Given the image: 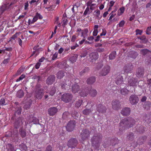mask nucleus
<instances>
[{"mask_svg":"<svg viewBox=\"0 0 151 151\" xmlns=\"http://www.w3.org/2000/svg\"><path fill=\"white\" fill-rule=\"evenodd\" d=\"M43 17L40 14L37 12L36 13L35 15L32 20L30 19H29L28 23L29 25L33 24L36 22L38 19H41L43 18Z\"/></svg>","mask_w":151,"mask_h":151,"instance_id":"8","label":"nucleus"},{"mask_svg":"<svg viewBox=\"0 0 151 151\" xmlns=\"http://www.w3.org/2000/svg\"><path fill=\"white\" fill-rule=\"evenodd\" d=\"M115 12V11H112L110 14V16L109 19H108L109 20H111L113 17H114L116 15V14H114Z\"/></svg>","mask_w":151,"mask_h":151,"instance_id":"51","label":"nucleus"},{"mask_svg":"<svg viewBox=\"0 0 151 151\" xmlns=\"http://www.w3.org/2000/svg\"><path fill=\"white\" fill-rule=\"evenodd\" d=\"M18 32H16L14 35H13L12 37H11L9 41V42H11L12 43L14 42L15 43L16 41L15 39L17 38L18 35Z\"/></svg>","mask_w":151,"mask_h":151,"instance_id":"29","label":"nucleus"},{"mask_svg":"<svg viewBox=\"0 0 151 151\" xmlns=\"http://www.w3.org/2000/svg\"><path fill=\"white\" fill-rule=\"evenodd\" d=\"M22 109L21 107H18L17 111H16L15 113L18 114H21Z\"/></svg>","mask_w":151,"mask_h":151,"instance_id":"56","label":"nucleus"},{"mask_svg":"<svg viewBox=\"0 0 151 151\" xmlns=\"http://www.w3.org/2000/svg\"><path fill=\"white\" fill-rule=\"evenodd\" d=\"M96 50L99 52H103L104 51V49L103 48L99 47L96 49Z\"/></svg>","mask_w":151,"mask_h":151,"instance_id":"63","label":"nucleus"},{"mask_svg":"<svg viewBox=\"0 0 151 151\" xmlns=\"http://www.w3.org/2000/svg\"><path fill=\"white\" fill-rule=\"evenodd\" d=\"M141 54L143 55L148 54L149 52H151L150 51L147 49H143L140 50Z\"/></svg>","mask_w":151,"mask_h":151,"instance_id":"38","label":"nucleus"},{"mask_svg":"<svg viewBox=\"0 0 151 151\" xmlns=\"http://www.w3.org/2000/svg\"><path fill=\"white\" fill-rule=\"evenodd\" d=\"M80 90V88L79 85L77 84H73L72 87V91L73 93H76L78 92Z\"/></svg>","mask_w":151,"mask_h":151,"instance_id":"22","label":"nucleus"},{"mask_svg":"<svg viewBox=\"0 0 151 151\" xmlns=\"http://www.w3.org/2000/svg\"><path fill=\"white\" fill-rule=\"evenodd\" d=\"M78 56V55H75L71 57L70 58L69 60L72 63H74L76 62Z\"/></svg>","mask_w":151,"mask_h":151,"instance_id":"37","label":"nucleus"},{"mask_svg":"<svg viewBox=\"0 0 151 151\" xmlns=\"http://www.w3.org/2000/svg\"><path fill=\"white\" fill-rule=\"evenodd\" d=\"M72 116L74 119H76L78 117L79 114L77 111H74L72 114Z\"/></svg>","mask_w":151,"mask_h":151,"instance_id":"44","label":"nucleus"},{"mask_svg":"<svg viewBox=\"0 0 151 151\" xmlns=\"http://www.w3.org/2000/svg\"><path fill=\"white\" fill-rule=\"evenodd\" d=\"M129 91L126 88H123L120 90V92L122 95H125L127 94L129 92Z\"/></svg>","mask_w":151,"mask_h":151,"instance_id":"36","label":"nucleus"},{"mask_svg":"<svg viewBox=\"0 0 151 151\" xmlns=\"http://www.w3.org/2000/svg\"><path fill=\"white\" fill-rule=\"evenodd\" d=\"M5 100L4 98H1L0 100V105H5L6 104H5Z\"/></svg>","mask_w":151,"mask_h":151,"instance_id":"55","label":"nucleus"},{"mask_svg":"<svg viewBox=\"0 0 151 151\" xmlns=\"http://www.w3.org/2000/svg\"><path fill=\"white\" fill-rule=\"evenodd\" d=\"M117 76L115 79V81L117 85H120L123 82V78L122 74L119 73L117 74Z\"/></svg>","mask_w":151,"mask_h":151,"instance_id":"15","label":"nucleus"},{"mask_svg":"<svg viewBox=\"0 0 151 151\" xmlns=\"http://www.w3.org/2000/svg\"><path fill=\"white\" fill-rule=\"evenodd\" d=\"M11 5V4H10L9 5V4L6 5L4 4V5H2L0 8V11L1 12V13H2L4 11L8 9L9 6Z\"/></svg>","mask_w":151,"mask_h":151,"instance_id":"31","label":"nucleus"},{"mask_svg":"<svg viewBox=\"0 0 151 151\" xmlns=\"http://www.w3.org/2000/svg\"><path fill=\"white\" fill-rule=\"evenodd\" d=\"M89 12V7H87L86 8L83 13V15L84 16H85L87 14V13Z\"/></svg>","mask_w":151,"mask_h":151,"instance_id":"58","label":"nucleus"},{"mask_svg":"<svg viewBox=\"0 0 151 151\" xmlns=\"http://www.w3.org/2000/svg\"><path fill=\"white\" fill-rule=\"evenodd\" d=\"M22 122L21 118H18L14 123V127L15 128L17 129L22 124Z\"/></svg>","mask_w":151,"mask_h":151,"instance_id":"23","label":"nucleus"},{"mask_svg":"<svg viewBox=\"0 0 151 151\" xmlns=\"http://www.w3.org/2000/svg\"><path fill=\"white\" fill-rule=\"evenodd\" d=\"M55 81V77L54 75H52L48 76L46 80V83L48 85L52 84Z\"/></svg>","mask_w":151,"mask_h":151,"instance_id":"18","label":"nucleus"},{"mask_svg":"<svg viewBox=\"0 0 151 151\" xmlns=\"http://www.w3.org/2000/svg\"><path fill=\"white\" fill-rule=\"evenodd\" d=\"M90 131L87 129H84L81 134V137L83 140L88 139L90 136Z\"/></svg>","mask_w":151,"mask_h":151,"instance_id":"7","label":"nucleus"},{"mask_svg":"<svg viewBox=\"0 0 151 151\" xmlns=\"http://www.w3.org/2000/svg\"><path fill=\"white\" fill-rule=\"evenodd\" d=\"M70 115V114L69 112L66 111L63 113L62 115V118L63 119H66L69 117Z\"/></svg>","mask_w":151,"mask_h":151,"instance_id":"42","label":"nucleus"},{"mask_svg":"<svg viewBox=\"0 0 151 151\" xmlns=\"http://www.w3.org/2000/svg\"><path fill=\"white\" fill-rule=\"evenodd\" d=\"M38 47H39L38 46H35L33 48V50H35V51L33 52L32 54V55H33L35 54V56H36L39 54V50L40 48H37Z\"/></svg>","mask_w":151,"mask_h":151,"instance_id":"35","label":"nucleus"},{"mask_svg":"<svg viewBox=\"0 0 151 151\" xmlns=\"http://www.w3.org/2000/svg\"><path fill=\"white\" fill-rule=\"evenodd\" d=\"M24 95V93L22 90L19 91L17 93V96L19 98H21L23 97Z\"/></svg>","mask_w":151,"mask_h":151,"instance_id":"40","label":"nucleus"},{"mask_svg":"<svg viewBox=\"0 0 151 151\" xmlns=\"http://www.w3.org/2000/svg\"><path fill=\"white\" fill-rule=\"evenodd\" d=\"M102 136L101 134L98 133L95 134L91 139V141L93 146L95 147L96 148H99Z\"/></svg>","mask_w":151,"mask_h":151,"instance_id":"2","label":"nucleus"},{"mask_svg":"<svg viewBox=\"0 0 151 151\" xmlns=\"http://www.w3.org/2000/svg\"><path fill=\"white\" fill-rule=\"evenodd\" d=\"M89 70V69L88 67H85L82 71L80 72V74L81 75H83V73L88 72Z\"/></svg>","mask_w":151,"mask_h":151,"instance_id":"47","label":"nucleus"},{"mask_svg":"<svg viewBox=\"0 0 151 151\" xmlns=\"http://www.w3.org/2000/svg\"><path fill=\"white\" fill-rule=\"evenodd\" d=\"M151 103L150 101H147L145 102L143 106L145 109L146 110H148L150 109V106Z\"/></svg>","mask_w":151,"mask_h":151,"instance_id":"26","label":"nucleus"},{"mask_svg":"<svg viewBox=\"0 0 151 151\" xmlns=\"http://www.w3.org/2000/svg\"><path fill=\"white\" fill-rule=\"evenodd\" d=\"M24 9L25 10H28V7L29 6L28 1H27L24 4Z\"/></svg>","mask_w":151,"mask_h":151,"instance_id":"59","label":"nucleus"},{"mask_svg":"<svg viewBox=\"0 0 151 151\" xmlns=\"http://www.w3.org/2000/svg\"><path fill=\"white\" fill-rule=\"evenodd\" d=\"M76 123L75 121L71 120L69 121L66 127L67 130L68 132L73 131L75 127Z\"/></svg>","mask_w":151,"mask_h":151,"instance_id":"10","label":"nucleus"},{"mask_svg":"<svg viewBox=\"0 0 151 151\" xmlns=\"http://www.w3.org/2000/svg\"><path fill=\"white\" fill-rule=\"evenodd\" d=\"M39 0H31L29 2L30 5L32 4H33L35 3V4L37 5V3Z\"/></svg>","mask_w":151,"mask_h":151,"instance_id":"53","label":"nucleus"},{"mask_svg":"<svg viewBox=\"0 0 151 151\" xmlns=\"http://www.w3.org/2000/svg\"><path fill=\"white\" fill-rule=\"evenodd\" d=\"M136 130L137 132L140 133H142L143 132L145 131L144 127L142 126H139V125H137L136 128Z\"/></svg>","mask_w":151,"mask_h":151,"instance_id":"34","label":"nucleus"},{"mask_svg":"<svg viewBox=\"0 0 151 151\" xmlns=\"http://www.w3.org/2000/svg\"><path fill=\"white\" fill-rule=\"evenodd\" d=\"M83 102L82 100H79L77 101L76 102L75 106L77 108L79 107L81 105Z\"/></svg>","mask_w":151,"mask_h":151,"instance_id":"45","label":"nucleus"},{"mask_svg":"<svg viewBox=\"0 0 151 151\" xmlns=\"http://www.w3.org/2000/svg\"><path fill=\"white\" fill-rule=\"evenodd\" d=\"M112 107L113 109L116 110H119L121 107L120 102L118 100H115L112 101Z\"/></svg>","mask_w":151,"mask_h":151,"instance_id":"11","label":"nucleus"},{"mask_svg":"<svg viewBox=\"0 0 151 151\" xmlns=\"http://www.w3.org/2000/svg\"><path fill=\"white\" fill-rule=\"evenodd\" d=\"M147 137L146 136H144L139 137L137 141V144L142 145L146 139Z\"/></svg>","mask_w":151,"mask_h":151,"instance_id":"25","label":"nucleus"},{"mask_svg":"<svg viewBox=\"0 0 151 151\" xmlns=\"http://www.w3.org/2000/svg\"><path fill=\"white\" fill-rule=\"evenodd\" d=\"M52 149L51 146L49 145L46 147L45 151H52Z\"/></svg>","mask_w":151,"mask_h":151,"instance_id":"64","label":"nucleus"},{"mask_svg":"<svg viewBox=\"0 0 151 151\" xmlns=\"http://www.w3.org/2000/svg\"><path fill=\"white\" fill-rule=\"evenodd\" d=\"M32 100H30V101L28 103V105H27V104H25L24 106V108H25L27 109L29 108L30 107V106L32 104Z\"/></svg>","mask_w":151,"mask_h":151,"instance_id":"60","label":"nucleus"},{"mask_svg":"<svg viewBox=\"0 0 151 151\" xmlns=\"http://www.w3.org/2000/svg\"><path fill=\"white\" fill-rule=\"evenodd\" d=\"M89 88L87 87L85 89H83L80 93V95L83 97L86 96L89 93L90 95L92 97H94L97 95V92L96 90L94 89H91L89 91Z\"/></svg>","mask_w":151,"mask_h":151,"instance_id":"3","label":"nucleus"},{"mask_svg":"<svg viewBox=\"0 0 151 151\" xmlns=\"http://www.w3.org/2000/svg\"><path fill=\"white\" fill-rule=\"evenodd\" d=\"M19 133L22 138H24L26 136L27 133L25 130L24 129L22 128H21L19 129Z\"/></svg>","mask_w":151,"mask_h":151,"instance_id":"28","label":"nucleus"},{"mask_svg":"<svg viewBox=\"0 0 151 151\" xmlns=\"http://www.w3.org/2000/svg\"><path fill=\"white\" fill-rule=\"evenodd\" d=\"M69 85L66 83H62L61 88L63 89H66L69 87Z\"/></svg>","mask_w":151,"mask_h":151,"instance_id":"43","label":"nucleus"},{"mask_svg":"<svg viewBox=\"0 0 151 151\" xmlns=\"http://www.w3.org/2000/svg\"><path fill=\"white\" fill-rule=\"evenodd\" d=\"M96 110L99 113H104L106 112V109L105 106L99 104L97 105Z\"/></svg>","mask_w":151,"mask_h":151,"instance_id":"17","label":"nucleus"},{"mask_svg":"<svg viewBox=\"0 0 151 151\" xmlns=\"http://www.w3.org/2000/svg\"><path fill=\"white\" fill-rule=\"evenodd\" d=\"M88 32V30L87 29H85L82 30L81 36L83 37L84 38H85L88 36L87 33Z\"/></svg>","mask_w":151,"mask_h":151,"instance_id":"30","label":"nucleus"},{"mask_svg":"<svg viewBox=\"0 0 151 151\" xmlns=\"http://www.w3.org/2000/svg\"><path fill=\"white\" fill-rule=\"evenodd\" d=\"M129 101L132 105H135L138 103L139 99L137 96L133 94L129 97Z\"/></svg>","mask_w":151,"mask_h":151,"instance_id":"12","label":"nucleus"},{"mask_svg":"<svg viewBox=\"0 0 151 151\" xmlns=\"http://www.w3.org/2000/svg\"><path fill=\"white\" fill-rule=\"evenodd\" d=\"M43 91V89L42 88H40L36 90L35 94V97L38 99H41L44 94Z\"/></svg>","mask_w":151,"mask_h":151,"instance_id":"14","label":"nucleus"},{"mask_svg":"<svg viewBox=\"0 0 151 151\" xmlns=\"http://www.w3.org/2000/svg\"><path fill=\"white\" fill-rule=\"evenodd\" d=\"M131 110L130 108L128 107H125L123 108L121 110V113L123 116H128L130 114Z\"/></svg>","mask_w":151,"mask_h":151,"instance_id":"19","label":"nucleus"},{"mask_svg":"<svg viewBox=\"0 0 151 151\" xmlns=\"http://www.w3.org/2000/svg\"><path fill=\"white\" fill-rule=\"evenodd\" d=\"M146 34L147 35H151V27H147L146 31Z\"/></svg>","mask_w":151,"mask_h":151,"instance_id":"49","label":"nucleus"},{"mask_svg":"<svg viewBox=\"0 0 151 151\" xmlns=\"http://www.w3.org/2000/svg\"><path fill=\"white\" fill-rule=\"evenodd\" d=\"M45 9H47L48 11H52L54 10L55 8V7L53 5L50 6L49 7H44Z\"/></svg>","mask_w":151,"mask_h":151,"instance_id":"46","label":"nucleus"},{"mask_svg":"<svg viewBox=\"0 0 151 151\" xmlns=\"http://www.w3.org/2000/svg\"><path fill=\"white\" fill-rule=\"evenodd\" d=\"M147 118V116L146 115H145L143 116V119L145 120V121L147 122V123H149L150 122H151V118L150 119L149 118L147 119H146Z\"/></svg>","mask_w":151,"mask_h":151,"instance_id":"48","label":"nucleus"},{"mask_svg":"<svg viewBox=\"0 0 151 151\" xmlns=\"http://www.w3.org/2000/svg\"><path fill=\"white\" fill-rule=\"evenodd\" d=\"M25 75L24 74H22L17 79L16 81L17 82H18L21 80H22L25 78Z\"/></svg>","mask_w":151,"mask_h":151,"instance_id":"57","label":"nucleus"},{"mask_svg":"<svg viewBox=\"0 0 151 151\" xmlns=\"http://www.w3.org/2000/svg\"><path fill=\"white\" fill-rule=\"evenodd\" d=\"M124 10H125V8L124 7H122L120 8L119 9V10L118 11V12H119V11H120V13L119 14V13H118V15L119 16H120L121 15L122 13H123L124 12Z\"/></svg>","mask_w":151,"mask_h":151,"instance_id":"52","label":"nucleus"},{"mask_svg":"<svg viewBox=\"0 0 151 151\" xmlns=\"http://www.w3.org/2000/svg\"><path fill=\"white\" fill-rule=\"evenodd\" d=\"M116 55V51H113L109 54V58L110 60H113L115 58Z\"/></svg>","mask_w":151,"mask_h":151,"instance_id":"32","label":"nucleus"},{"mask_svg":"<svg viewBox=\"0 0 151 151\" xmlns=\"http://www.w3.org/2000/svg\"><path fill=\"white\" fill-rule=\"evenodd\" d=\"M135 123L134 119L132 117H128L121 120L119 125V130L122 131L123 130L132 127Z\"/></svg>","mask_w":151,"mask_h":151,"instance_id":"1","label":"nucleus"},{"mask_svg":"<svg viewBox=\"0 0 151 151\" xmlns=\"http://www.w3.org/2000/svg\"><path fill=\"white\" fill-rule=\"evenodd\" d=\"M78 37L76 35H73L72 36L71 41L72 42H74L76 40Z\"/></svg>","mask_w":151,"mask_h":151,"instance_id":"54","label":"nucleus"},{"mask_svg":"<svg viewBox=\"0 0 151 151\" xmlns=\"http://www.w3.org/2000/svg\"><path fill=\"white\" fill-rule=\"evenodd\" d=\"M133 68V66L131 63H127L125 65L124 67V72L127 73H131Z\"/></svg>","mask_w":151,"mask_h":151,"instance_id":"13","label":"nucleus"},{"mask_svg":"<svg viewBox=\"0 0 151 151\" xmlns=\"http://www.w3.org/2000/svg\"><path fill=\"white\" fill-rule=\"evenodd\" d=\"M57 111L58 109L55 107L50 108L48 110V114L50 116L54 115Z\"/></svg>","mask_w":151,"mask_h":151,"instance_id":"20","label":"nucleus"},{"mask_svg":"<svg viewBox=\"0 0 151 151\" xmlns=\"http://www.w3.org/2000/svg\"><path fill=\"white\" fill-rule=\"evenodd\" d=\"M139 82H137V79H136L134 78H130L128 81V84L130 86L133 87L134 88L137 87V85L139 86V87L142 86H143V83L142 84V85H139Z\"/></svg>","mask_w":151,"mask_h":151,"instance_id":"5","label":"nucleus"},{"mask_svg":"<svg viewBox=\"0 0 151 151\" xmlns=\"http://www.w3.org/2000/svg\"><path fill=\"white\" fill-rule=\"evenodd\" d=\"M56 89L55 87H52L51 88L50 91L49 93V94L51 96H53L55 93Z\"/></svg>","mask_w":151,"mask_h":151,"instance_id":"41","label":"nucleus"},{"mask_svg":"<svg viewBox=\"0 0 151 151\" xmlns=\"http://www.w3.org/2000/svg\"><path fill=\"white\" fill-rule=\"evenodd\" d=\"M78 141L75 138H71L68 141L67 145L71 148H75L77 145Z\"/></svg>","mask_w":151,"mask_h":151,"instance_id":"6","label":"nucleus"},{"mask_svg":"<svg viewBox=\"0 0 151 151\" xmlns=\"http://www.w3.org/2000/svg\"><path fill=\"white\" fill-rule=\"evenodd\" d=\"M143 31L142 30L137 29L136 30V35H142Z\"/></svg>","mask_w":151,"mask_h":151,"instance_id":"61","label":"nucleus"},{"mask_svg":"<svg viewBox=\"0 0 151 151\" xmlns=\"http://www.w3.org/2000/svg\"><path fill=\"white\" fill-rule=\"evenodd\" d=\"M144 69L142 68H138L136 72L137 76L138 77H142L144 75Z\"/></svg>","mask_w":151,"mask_h":151,"instance_id":"21","label":"nucleus"},{"mask_svg":"<svg viewBox=\"0 0 151 151\" xmlns=\"http://www.w3.org/2000/svg\"><path fill=\"white\" fill-rule=\"evenodd\" d=\"M110 67L108 65H105L101 71L100 73V76H104L107 75L110 70Z\"/></svg>","mask_w":151,"mask_h":151,"instance_id":"9","label":"nucleus"},{"mask_svg":"<svg viewBox=\"0 0 151 151\" xmlns=\"http://www.w3.org/2000/svg\"><path fill=\"white\" fill-rule=\"evenodd\" d=\"M7 145L9 149H10L11 151H12L14 150V147L11 144H7Z\"/></svg>","mask_w":151,"mask_h":151,"instance_id":"62","label":"nucleus"},{"mask_svg":"<svg viewBox=\"0 0 151 151\" xmlns=\"http://www.w3.org/2000/svg\"><path fill=\"white\" fill-rule=\"evenodd\" d=\"M72 95L69 93H64L61 97V99L65 103H68L73 98Z\"/></svg>","mask_w":151,"mask_h":151,"instance_id":"4","label":"nucleus"},{"mask_svg":"<svg viewBox=\"0 0 151 151\" xmlns=\"http://www.w3.org/2000/svg\"><path fill=\"white\" fill-rule=\"evenodd\" d=\"M95 77L92 76L87 79L86 82L87 84L91 85L93 84L95 82Z\"/></svg>","mask_w":151,"mask_h":151,"instance_id":"24","label":"nucleus"},{"mask_svg":"<svg viewBox=\"0 0 151 151\" xmlns=\"http://www.w3.org/2000/svg\"><path fill=\"white\" fill-rule=\"evenodd\" d=\"M125 21L124 20L121 21L119 24H118L117 26H118L119 27H123L124 25L125 24Z\"/></svg>","mask_w":151,"mask_h":151,"instance_id":"50","label":"nucleus"},{"mask_svg":"<svg viewBox=\"0 0 151 151\" xmlns=\"http://www.w3.org/2000/svg\"><path fill=\"white\" fill-rule=\"evenodd\" d=\"M64 72L62 70L59 71L57 74V78L58 79H61L65 76Z\"/></svg>","mask_w":151,"mask_h":151,"instance_id":"33","label":"nucleus"},{"mask_svg":"<svg viewBox=\"0 0 151 151\" xmlns=\"http://www.w3.org/2000/svg\"><path fill=\"white\" fill-rule=\"evenodd\" d=\"M135 136L134 134L131 132H129L127 137V139L130 141L133 140Z\"/></svg>","mask_w":151,"mask_h":151,"instance_id":"27","label":"nucleus"},{"mask_svg":"<svg viewBox=\"0 0 151 151\" xmlns=\"http://www.w3.org/2000/svg\"><path fill=\"white\" fill-rule=\"evenodd\" d=\"M89 59L91 61L93 62L98 59L99 57L98 53L95 52H92L90 54Z\"/></svg>","mask_w":151,"mask_h":151,"instance_id":"16","label":"nucleus"},{"mask_svg":"<svg viewBox=\"0 0 151 151\" xmlns=\"http://www.w3.org/2000/svg\"><path fill=\"white\" fill-rule=\"evenodd\" d=\"M83 114L85 115H88L92 112V110L90 109H86L83 111Z\"/></svg>","mask_w":151,"mask_h":151,"instance_id":"39","label":"nucleus"}]
</instances>
